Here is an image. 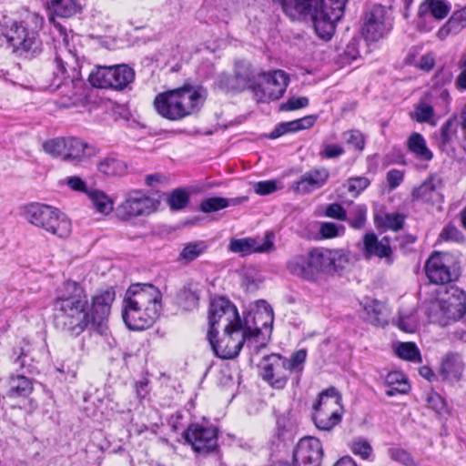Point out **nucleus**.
Returning <instances> with one entry per match:
<instances>
[{"instance_id":"dca6fc26","label":"nucleus","mask_w":466,"mask_h":466,"mask_svg":"<svg viewBox=\"0 0 466 466\" xmlns=\"http://www.w3.org/2000/svg\"><path fill=\"white\" fill-rule=\"evenodd\" d=\"M218 435L217 427L199 423L189 425L183 433L186 442L200 454H208L218 448Z\"/></svg>"},{"instance_id":"8fccbe9b","label":"nucleus","mask_w":466,"mask_h":466,"mask_svg":"<svg viewBox=\"0 0 466 466\" xmlns=\"http://www.w3.org/2000/svg\"><path fill=\"white\" fill-rule=\"evenodd\" d=\"M344 138L348 144L352 145L357 150L362 151L365 147V139L359 130H350L344 133Z\"/></svg>"},{"instance_id":"58836bf2","label":"nucleus","mask_w":466,"mask_h":466,"mask_svg":"<svg viewBox=\"0 0 466 466\" xmlns=\"http://www.w3.org/2000/svg\"><path fill=\"white\" fill-rule=\"evenodd\" d=\"M208 249V245L203 240L187 243L179 254V259L190 262L195 260Z\"/></svg>"},{"instance_id":"a211bd4d","label":"nucleus","mask_w":466,"mask_h":466,"mask_svg":"<svg viewBox=\"0 0 466 466\" xmlns=\"http://www.w3.org/2000/svg\"><path fill=\"white\" fill-rule=\"evenodd\" d=\"M323 448L320 441L308 436L299 440L294 452L295 466H320L323 458Z\"/></svg>"},{"instance_id":"a19ab883","label":"nucleus","mask_w":466,"mask_h":466,"mask_svg":"<svg viewBox=\"0 0 466 466\" xmlns=\"http://www.w3.org/2000/svg\"><path fill=\"white\" fill-rule=\"evenodd\" d=\"M397 355L405 360L421 362L420 353L412 342H402L396 349Z\"/></svg>"},{"instance_id":"20e7f679","label":"nucleus","mask_w":466,"mask_h":466,"mask_svg":"<svg viewBox=\"0 0 466 466\" xmlns=\"http://www.w3.org/2000/svg\"><path fill=\"white\" fill-rule=\"evenodd\" d=\"M428 316L431 322L441 326L459 319L466 322V293L456 286L446 288L439 299L430 304Z\"/></svg>"},{"instance_id":"412c9836","label":"nucleus","mask_w":466,"mask_h":466,"mask_svg":"<svg viewBox=\"0 0 466 466\" xmlns=\"http://www.w3.org/2000/svg\"><path fill=\"white\" fill-rule=\"evenodd\" d=\"M323 274L340 273L350 266V252L345 249H328L319 248Z\"/></svg>"},{"instance_id":"ea45409f","label":"nucleus","mask_w":466,"mask_h":466,"mask_svg":"<svg viewBox=\"0 0 466 466\" xmlns=\"http://www.w3.org/2000/svg\"><path fill=\"white\" fill-rule=\"evenodd\" d=\"M66 137H55L46 140L42 144L43 150L53 157L64 160Z\"/></svg>"},{"instance_id":"6e6d98bb","label":"nucleus","mask_w":466,"mask_h":466,"mask_svg":"<svg viewBox=\"0 0 466 466\" xmlns=\"http://www.w3.org/2000/svg\"><path fill=\"white\" fill-rule=\"evenodd\" d=\"M428 407L437 413H441L445 408V401L437 392H431L427 397Z\"/></svg>"},{"instance_id":"ddd939ff","label":"nucleus","mask_w":466,"mask_h":466,"mask_svg":"<svg viewBox=\"0 0 466 466\" xmlns=\"http://www.w3.org/2000/svg\"><path fill=\"white\" fill-rule=\"evenodd\" d=\"M286 269L294 277L317 283L323 275L319 248L291 256L286 262Z\"/></svg>"},{"instance_id":"1a4fd4ad","label":"nucleus","mask_w":466,"mask_h":466,"mask_svg":"<svg viewBox=\"0 0 466 466\" xmlns=\"http://www.w3.org/2000/svg\"><path fill=\"white\" fill-rule=\"evenodd\" d=\"M343 413L340 393L335 387H329L319 394L313 405L312 420L319 430L329 431L340 423Z\"/></svg>"},{"instance_id":"c85d7f7f","label":"nucleus","mask_w":466,"mask_h":466,"mask_svg":"<svg viewBox=\"0 0 466 466\" xmlns=\"http://www.w3.org/2000/svg\"><path fill=\"white\" fill-rule=\"evenodd\" d=\"M50 11L55 15L69 18L82 12L83 0H47Z\"/></svg>"},{"instance_id":"9b49d317","label":"nucleus","mask_w":466,"mask_h":466,"mask_svg":"<svg viewBox=\"0 0 466 466\" xmlns=\"http://www.w3.org/2000/svg\"><path fill=\"white\" fill-rule=\"evenodd\" d=\"M135 80V71L126 64L96 66L88 76L89 83L98 88L124 90Z\"/></svg>"},{"instance_id":"2f4dec72","label":"nucleus","mask_w":466,"mask_h":466,"mask_svg":"<svg viewBox=\"0 0 466 466\" xmlns=\"http://www.w3.org/2000/svg\"><path fill=\"white\" fill-rule=\"evenodd\" d=\"M97 169L107 177H122L127 173V165L115 156H108L97 163Z\"/></svg>"},{"instance_id":"3c124183","label":"nucleus","mask_w":466,"mask_h":466,"mask_svg":"<svg viewBox=\"0 0 466 466\" xmlns=\"http://www.w3.org/2000/svg\"><path fill=\"white\" fill-rule=\"evenodd\" d=\"M343 226H338L333 222H322L319 228V233L324 238H331L339 235L343 231Z\"/></svg>"},{"instance_id":"5fc2aeb1","label":"nucleus","mask_w":466,"mask_h":466,"mask_svg":"<svg viewBox=\"0 0 466 466\" xmlns=\"http://www.w3.org/2000/svg\"><path fill=\"white\" fill-rule=\"evenodd\" d=\"M279 189L276 181L274 180H265L257 182L254 185V190L256 194L259 196L269 195Z\"/></svg>"},{"instance_id":"473e14b6","label":"nucleus","mask_w":466,"mask_h":466,"mask_svg":"<svg viewBox=\"0 0 466 466\" xmlns=\"http://www.w3.org/2000/svg\"><path fill=\"white\" fill-rule=\"evenodd\" d=\"M407 147L410 152L420 160L429 161L433 157L432 152L427 147L424 137L420 133L414 132L409 137Z\"/></svg>"},{"instance_id":"09e8293b","label":"nucleus","mask_w":466,"mask_h":466,"mask_svg":"<svg viewBox=\"0 0 466 466\" xmlns=\"http://www.w3.org/2000/svg\"><path fill=\"white\" fill-rule=\"evenodd\" d=\"M458 67L461 70L455 80L457 89L466 90V51L463 52L459 59Z\"/></svg>"},{"instance_id":"7c9ffc66","label":"nucleus","mask_w":466,"mask_h":466,"mask_svg":"<svg viewBox=\"0 0 466 466\" xmlns=\"http://www.w3.org/2000/svg\"><path fill=\"white\" fill-rule=\"evenodd\" d=\"M451 11V5L445 0H424L419 7L420 17L430 15L437 20L444 19Z\"/></svg>"},{"instance_id":"9d476101","label":"nucleus","mask_w":466,"mask_h":466,"mask_svg":"<svg viewBox=\"0 0 466 466\" xmlns=\"http://www.w3.org/2000/svg\"><path fill=\"white\" fill-rule=\"evenodd\" d=\"M159 200L141 189H130L124 194L123 200L115 209L116 217L121 221H131L146 218L157 211Z\"/></svg>"},{"instance_id":"7ed1b4c3","label":"nucleus","mask_w":466,"mask_h":466,"mask_svg":"<svg viewBox=\"0 0 466 466\" xmlns=\"http://www.w3.org/2000/svg\"><path fill=\"white\" fill-rule=\"evenodd\" d=\"M207 97L202 86L185 85L181 87L159 93L153 105L162 117L177 121L200 110Z\"/></svg>"},{"instance_id":"6ab92c4d","label":"nucleus","mask_w":466,"mask_h":466,"mask_svg":"<svg viewBox=\"0 0 466 466\" xmlns=\"http://www.w3.org/2000/svg\"><path fill=\"white\" fill-rule=\"evenodd\" d=\"M275 235L267 231L263 239L254 238H232L228 249L233 253L240 254L242 257L252 253H269L275 249Z\"/></svg>"},{"instance_id":"f03ea898","label":"nucleus","mask_w":466,"mask_h":466,"mask_svg":"<svg viewBox=\"0 0 466 466\" xmlns=\"http://www.w3.org/2000/svg\"><path fill=\"white\" fill-rule=\"evenodd\" d=\"M162 294L153 284H132L126 291L122 318L129 329L142 330L151 327L159 317Z\"/></svg>"},{"instance_id":"0e129e2a","label":"nucleus","mask_w":466,"mask_h":466,"mask_svg":"<svg viewBox=\"0 0 466 466\" xmlns=\"http://www.w3.org/2000/svg\"><path fill=\"white\" fill-rule=\"evenodd\" d=\"M404 174L399 169H391L387 173V181L391 189L396 188L403 181Z\"/></svg>"},{"instance_id":"39448f33","label":"nucleus","mask_w":466,"mask_h":466,"mask_svg":"<svg viewBox=\"0 0 466 466\" xmlns=\"http://www.w3.org/2000/svg\"><path fill=\"white\" fill-rule=\"evenodd\" d=\"M249 317L244 319V325L225 329L219 339H217L218 332H215L212 338L208 337L216 356L224 360L234 359L239 354L245 341L256 339L260 334L259 327L249 325Z\"/></svg>"},{"instance_id":"423d86ee","label":"nucleus","mask_w":466,"mask_h":466,"mask_svg":"<svg viewBox=\"0 0 466 466\" xmlns=\"http://www.w3.org/2000/svg\"><path fill=\"white\" fill-rule=\"evenodd\" d=\"M43 18L35 14L29 15L23 21H14L5 25L2 36L14 50L36 53L40 50L41 41L38 32L43 25Z\"/></svg>"},{"instance_id":"f8f14e48","label":"nucleus","mask_w":466,"mask_h":466,"mask_svg":"<svg viewBox=\"0 0 466 466\" xmlns=\"http://www.w3.org/2000/svg\"><path fill=\"white\" fill-rule=\"evenodd\" d=\"M425 273L431 283L445 285L460 277V267L452 255L435 251L426 260Z\"/></svg>"},{"instance_id":"b1692460","label":"nucleus","mask_w":466,"mask_h":466,"mask_svg":"<svg viewBox=\"0 0 466 466\" xmlns=\"http://www.w3.org/2000/svg\"><path fill=\"white\" fill-rule=\"evenodd\" d=\"M262 78L264 96L269 100L279 99L289 83V74L280 69L263 73Z\"/></svg>"},{"instance_id":"69168bd1","label":"nucleus","mask_w":466,"mask_h":466,"mask_svg":"<svg viewBox=\"0 0 466 466\" xmlns=\"http://www.w3.org/2000/svg\"><path fill=\"white\" fill-rule=\"evenodd\" d=\"M385 383L387 386H400L402 383H408V380L403 373L392 371L387 374Z\"/></svg>"},{"instance_id":"6e6552de","label":"nucleus","mask_w":466,"mask_h":466,"mask_svg":"<svg viewBox=\"0 0 466 466\" xmlns=\"http://www.w3.org/2000/svg\"><path fill=\"white\" fill-rule=\"evenodd\" d=\"M54 27L58 35L56 41L59 43L60 52L55 58L56 70L54 72V81L52 86L56 89L66 88L69 86H76L79 80L75 66L76 65V54L69 48V39L66 27L58 23H54Z\"/></svg>"},{"instance_id":"c9c22d12","label":"nucleus","mask_w":466,"mask_h":466,"mask_svg":"<svg viewBox=\"0 0 466 466\" xmlns=\"http://www.w3.org/2000/svg\"><path fill=\"white\" fill-rule=\"evenodd\" d=\"M94 208L101 214H108L113 210L112 200L101 190L93 189L87 192Z\"/></svg>"},{"instance_id":"2eb2a0df","label":"nucleus","mask_w":466,"mask_h":466,"mask_svg":"<svg viewBox=\"0 0 466 466\" xmlns=\"http://www.w3.org/2000/svg\"><path fill=\"white\" fill-rule=\"evenodd\" d=\"M391 28V19L383 5H374L366 11L361 30L365 41H379L385 37Z\"/></svg>"},{"instance_id":"4d7b16f0","label":"nucleus","mask_w":466,"mask_h":466,"mask_svg":"<svg viewBox=\"0 0 466 466\" xmlns=\"http://www.w3.org/2000/svg\"><path fill=\"white\" fill-rule=\"evenodd\" d=\"M404 217L399 213L388 214L385 217L384 225L392 230H399L402 228Z\"/></svg>"},{"instance_id":"72a5a7b5","label":"nucleus","mask_w":466,"mask_h":466,"mask_svg":"<svg viewBox=\"0 0 466 466\" xmlns=\"http://www.w3.org/2000/svg\"><path fill=\"white\" fill-rule=\"evenodd\" d=\"M245 198H226L220 197L208 198L200 204V210L204 213H210L221 210L231 205L241 203Z\"/></svg>"},{"instance_id":"bf43d9fd","label":"nucleus","mask_w":466,"mask_h":466,"mask_svg":"<svg viewBox=\"0 0 466 466\" xmlns=\"http://www.w3.org/2000/svg\"><path fill=\"white\" fill-rule=\"evenodd\" d=\"M352 451L363 459H368L371 454L372 448L366 441H357L352 444Z\"/></svg>"},{"instance_id":"13d9d810","label":"nucleus","mask_w":466,"mask_h":466,"mask_svg":"<svg viewBox=\"0 0 466 466\" xmlns=\"http://www.w3.org/2000/svg\"><path fill=\"white\" fill-rule=\"evenodd\" d=\"M441 238L444 240L460 242L463 239V235L455 226L448 225L442 229Z\"/></svg>"},{"instance_id":"052dcab7","label":"nucleus","mask_w":466,"mask_h":466,"mask_svg":"<svg viewBox=\"0 0 466 466\" xmlns=\"http://www.w3.org/2000/svg\"><path fill=\"white\" fill-rule=\"evenodd\" d=\"M326 216L329 218L346 220L347 213L346 210L342 208L341 205L338 203H333L328 206L325 212Z\"/></svg>"},{"instance_id":"4468645a","label":"nucleus","mask_w":466,"mask_h":466,"mask_svg":"<svg viewBox=\"0 0 466 466\" xmlns=\"http://www.w3.org/2000/svg\"><path fill=\"white\" fill-rule=\"evenodd\" d=\"M208 325V337L212 338L215 332H218L220 326L224 329L233 328L244 325V320L240 319L236 306L225 298L220 297L210 302Z\"/></svg>"},{"instance_id":"cd10ccee","label":"nucleus","mask_w":466,"mask_h":466,"mask_svg":"<svg viewBox=\"0 0 466 466\" xmlns=\"http://www.w3.org/2000/svg\"><path fill=\"white\" fill-rule=\"evenodd\" d=\"M6 387L7 395L13 398H26L33 390V383L24 371L20 374L10 375L6 380Z\"/></svg>"},{"instance_id":"4c0bfd02","label":"nucleus","mask_w":466,"mask_h":466,"mask_svg":"<svg viewBox=\"0 0 466 466\" xmlns=\"http://www.w3.org/2000/svg\"><path fill=\"white\" fill-rule=\"evenodd\" d=\"M456 134L455 121L449 119L442 124L439 133L435 134V139L440 148L445 150L451 143Z\"/></svg>"},{"instance_id":"4be33fe9","label":"nucleus","mask_w":466,"mask_h":466,"mask_svg":"<svg viewBox=\"0 0 466 466\" xmlns=\"http://www.w3.org/2000/svg\"><path fill=\"white\" fill-rule=\"evenodd\" d=\"M96 154L97 149L84 140L75 137H66L63 161L78 164L91 159Z\"/></svg>"},{"instance_id":"c756f323","label":"nucleus","mask_w":466,"mask_h":466,"mask_svg":"<svg viewBox=\"0 0 466 466\" xmlns=\"http://www.w3.org/2000/svg\"><path fill=\"white\" fill-rule=\"evenodd\" d=\"M465 27L466 5L451 15L449 20L439 29L437 35L441 40H443L451 34H459Z\"/></svg>"},{"instance_id":"c03bdc74","label":"nucleus","mask_w":466,"mask_h":466,"mask_svg":"<svg viewBox=\"0 0 466 466\" xmlns=\"http://www.w3.org/2000/svg\"><path fill=\"white\" fill-rule=\"evenodd\" d=\"M388 455L391 460L405 466H416L411 454L402 448H390Z\"/></svg>"},{"instance_id":"e433bc0d","label":"nucleus","mask_w":466,"mask_h":466,"mask_svg":"<svg viewBox=\"0 0 466 466\" xmlns=\"http://www.w3.org/2000/svg\"><path fill=\"white\" fill-rule=\"evenodd\" d=\"M366 320L374 326H384L387 319L383 315V305L376 300H372L364 306Z\"/></svg>"},{"instance_id":"5701e85b","label":"nucleus","mask_w":466,"mask_h":466,"mask_svg":"<svg viewBox=\"0 0 466 466\" xmlns=\"http://www.w3.org/2000/svg\"><path fill=\"white\" fill-rule=\"evenodd\" d=\"M329 178V171L326 167H315L305 172L292 187L295 192L305 195L322 187Z\"/></svg>"},{"instance_id":"680f3d73","label":"nucleus","mask_w":466,"mask_h":466,"mask_svg":"<svg viewBox=\"0 0 466 466\" xmlns=\"http://www.w3.org/2000/svg\"><path fill=\"white\" fill-rule=\"evenodd\" d=\"M360 44H363L360 39H351V41L347 45L346 49L344 51L345 56L351 60H356L358 57H360Z\"/></svg>"},{"instance_id":"0eeeda50","label":"nucleus","mask_w":466,"mask_h":466,"mask_svg":"<svg viewBox=\"0 0 466 466\" xmlns=\"http://www.w3.org/2000/svg\"><path fill=\"white\" fill-rule=\"evenodd\" d=\"M25 218L32 225L60 238H67L71 233V222L57 208L40 203H32L25 208Z\"/></svg>"},{"instance_id":"f3484780","label":"nucleus","mask_w":466,"mask_h":466,"mask_svg":"<svg viewBox=\"0 0 466 466\" xmlns=\"http://www.w3.org/2000/svg\"><path fill=\"white\" fill-rule=\"evenodd\" d=\"M288 359L279 354H271L263 358L260 362V376L272 388L283 389L288 381L289 372L287 369Z\"/></svg>"},{"instance_id":"37998d69","label":"nucleus","mask_w":466,"mask_h":466,"mask_svg":"<svg viewBox=\"0 0 466 466\" xmlns=\"http://www.w3.org/2000/svg\"><path fill=\"white\" fill-rule=\"evenodd\" d=\"M367 218V208L365 206H358L346 220L350 226L355 229H360L365 226Z\"/></svg>"},{"instance_id":"393cba45","label":"nucleus","mask_w":466,"mask_h":466,"mask_svg":"<svg viewBox=\"0 0 466 466\" xmlns=\"http://www.w3.org/2000/svg\"><path fill=\"white\" fill-rule=\"evenodd\" d=\"M254 76L249 66L246 63H237L234 76H224L220 79V86L228 91H242L253 86Z\"/></svg>"},{"instance_id":"603ef678","label":"nucleus","mask_w":466,"mask_h":466,"mask_svg":"<svg viewBox=\"0 0 466 466\" xmlns=\"http://www.w3.org/2000/svg\"><path fill=\"white\" fill-rule=\"evenodd\" d=\"M309 105V99L306 96H293L288 99L287 102L280 105V110L291 111L303 108Z\"/></svg>"},{"instance_id":"864d4df0","label":"nucleus","mask_w":466,"mask_h":466,"mask_svg":"<svg viewBox=\"0 0 466 466\" xmlns=\"http://www.w3.org/2000/svg\"><path fill=\"white\" fill-rule=\"evenodd\" d=\"M343 154L344 148L337 144H326L319 152L320 157L325 159L336 158Z\"/></svg>"},{"instance_id":"de8ad7c7","label":"nucleus","mask_w":466,"mask_h":466,"mask_svg":"<svg viewBox=\"0 0 466 466\" xmlns=\"http://www.w3.org/2000/svg\"><path fill=\"white\" fill-rule=\"evenodd\" d=\"M370 185V180L365 177H351L347 182L348 191L354 197L360 195Z\"/></svg>"},{"instance_id":"49530a36","label":"nucleus","mask_w":466,"mask_h":466,"mask_svg":"<svg viewBox=\"0 0 466 466\" xmlns=\"http://www.w3.org/2000/svg\"><path fill=\"white\" fill-rule=\"evenodd\" d=\"M300 129L298 119L289 122H283L279 124L274 128V130L270 133L269 137L274 139L281 137L284 134L297 132Z\"/></svg>"},{"instance_id":"e2e57ef3","label":"nucleus","mask_w":466,"mask_h":466,"mask_svg":"<svg viewBox=\"0 0 466 466\" xmlns=\"http://www.w3.org/2000/svg\"><path fill=\"white\" fill-rule=\"evenodd\" d=\"M398 327L405 332L411 333L416 329V320L413 316L404 317L400 315L398 319Z\"/></svg>"},{"instance_id":"a878e982","label":"nucleus","mask_w":466,"mask_h":466,"mask_svg":"<svg viewBox=\"0 0 466 466\" xmlns=\"http://www.w3.org/2000/svg\"><path fill=\"white\" fill-rule=\"evenodd\" d=\"M441 184V180L437 177H429L419 187L413 188L412 199L427 203L440 202L442 198L440 192Z\"/></svg>"},{"instance_id":"aec40b11","label":"nucleus","mask_w":466,"mask_h":466,"mask_svg":"<svg viewBox=\"0 0 466 466\" xmlns=\"http://www.w3.org/2000/svg\"><path fill=\"white\" fill-rule=\"evenodd\" d=\"M360 249L366 259L376 257L384 259L388 265H391L394 261L393 250L389 237H383L381 239H379L375 233H366L363 236Z\"/></svg>"},{"instance_id":"bb28decb","label":"nucleus","mask_w":466,"mask_h":466,"mask_svg":"<svg viewBox=\"0 0 466 466\" xmlns=\"http://www.w3.org/2000/svg\"><path fill=\"white\" fill-rule=\"evenodd\" d=\"M464 370V362L459 353H447L441 364V375L445 380L458 381L461 378Z\"/></svg>"},{"instance_id":"774afa93","label":"nucleus","mask_w":466,"mask_h":466,"mask_svg":"<svg viewBox=\"0 0 466 466\" xmlns=\"http://www.w3.org/2000/svg\"><path fill=\"white\" fill-rule=\"evenodd\" d=\"M166 181H167V177L160 173L147 175L145 178L146 185L151 187L157 186V184H162Z\"/></svg>"},{"instance_id":"f257e3e1","label":"nucleus","mask_w":466,"mask_h":466,"mask_svg":"<svg viewBox=\"0 0 466 466\" xmlns=\"http://www.w3.org/2000/svg\"><path fill=\"white\" fill-rule=\"evenodd\" d=\"M115 297L113 288H108L98 291L89 300L84 285L66 280L56 289L54 324L57 329L77 337L90 324L101 325L108 318Z\"/></svg>"},{"instance_id":"79ce46f5","label":"nucleus","mask_w":466,"mask_h":466,"mask_svg":"<svg viewBox=\"0 0 466 466\" xmlns=\"http://www.w3.org/2000/svg\"><path fill=\"white\" fill-rule=\"evenodd\" d=\"M189 201V196L185 189L177 188L169 195L167 203L172 210L183 209Z\"/></svg>"},{"instance_id":"f704fd0d","label":"nucleus","mask_w":466,"mask_h":466,"mask_svg":"<svg viewBox=\"0 0 466 466\" xmlns=\"http://www.w3.org/2000/svg\"><path fill=\"white\" fill-rule=\"evenodd\" d=\"M434 116L433 106L428 101L427 96L420 99L410 113V118L418 123H429Z\"/></svg>"},{"instance_id":"338daca9","label":"nucleus","mask_w":466,"mask_h":466,"mask_svg":"<svg viewBox=\"0 0 466 466\" xmlns=\"http://www.w3.org/2000/svg\"><path fill=\"white\" fill-rule=\"evenodd\" d=\"M66 183L72 190L88 192L86 182L77 176L68 177Z\"/></svg>"},{"instance_id":"a18cd8bd","label":"nucleus","mask_w":466,"mask_h":466,"mask_svg":"<svg viewBox=\"0 0 466 466\" xmlns=\"http://www.w3.org/2000/svg\"><path fill=\"white\" fill-rule=\"evenodd\" d=\"M306 350H299L294 352L290 356V359H288V365H286L289 374L292 371H301L303 370V364L306 360Z\"/></svg>"}]
</instances>
